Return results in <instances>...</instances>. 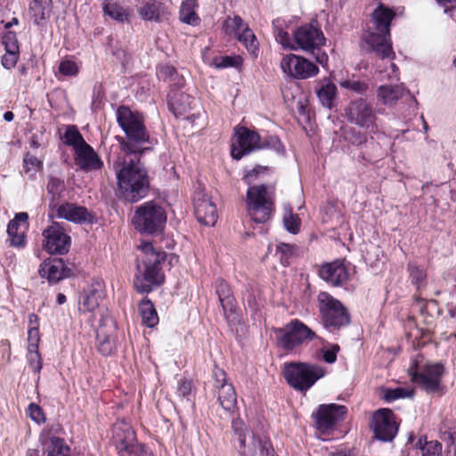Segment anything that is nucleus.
Wrapping results in <instances>:
<instances>
[{
	"instance_id": "1",
	"label": "nucleus",
	"mask_w": 456,
	"mask_h": 456,
	"mask_svg": "<svg viewBox=\"0 0 456 456\" xmlns=\"http://www.w3.org/2000/svg\"><path fill=\"white\" fill-rule=\"evenodd\" d=\"M138 249V262L134 274V285L137 291L149 293L164 282L162 263L166 253L156 249L151 242L142 241Z\"/></svg>"
},
{
	"instance_id": "2",
	"label": "nucleus",
	"mask_w": 456,
	"mask_h": 456,
	"mask_svg": "<svg viewBox=\"0 0 456 456\" xmlns=\"http://www.w3.org/2000/svg\"><path fill=\"white\" fill-rule=\"evenodd\" d=\"M117 171L118 188L120 195L129 202H137L144 198L150 188L147 171L139 160L131 159Z\"/></svg>"
},
{
	"instance_id": "3",
	"label": "nucleus",
	"mask_w": 456,
	"mask_h": 456,
	"mask_svg": "<svg viewBox=\"0 0 456 456\" xmlns=\"http://www.w3.org/2000/svg\"><path fill=\"white\" fill-rule=\"evenodd\" d=\"M395 17L392 9L379 4L372 12L371 21L377 32L369 31L364 36V41L371 51L382 59L392 60L395 53L390 38V24Z\"/></svg>"
},
{
	"instance_id": "4",
	"label": "nucleus",
	"mask_w": 456,
	"mask_h": 456,
	"mask_svg": "<svg viewBox=\"0 0 456 456\" xmlns=\"http://www.w3.org/2000/svg\"><path fill=\"white\" fill-rule=\"evenodd\" d=\"M232 444L240 456H277L265 436H255L240 419L232 420Z\"/></svg>"
},
{
	"instance_id": "5",
	"label": "nucleus",
	"mask_w": 456,
	"mask_h": 456,
	"mask_svg": "<svg viewBox=\"0 0 456 456\" xmlns=\"http://www.w3.org/2000/svg\"><path fill=\"white\" fill-rule=\"evenodd\" d=\"M288 384L294 389L305 392L326 374L325 370L317 364L306 362H286L282 369Z\"/></svg>"
},
{
	"instance_id": "6",
	"label": "nucleus",
	"mask_w": 456,
	"mask_h": 456,
	"mask_svg": "<svg viewBox=\"0 0 456 456\" xmlns=\"http://www.w3.org/2000/svg\"><path fill=\"white\" fill-rule=\"evenodd\" d=\"M245 205L250 219L255 223L264 224L271 218L273 212V195L265 184L249 186Z\"/></svg>"
},
{
	"instance_id": "7",
	"label": "nucleus",
	"mask_w": 456,
	"mask_h": 456,
	"mask_svg": "<svg viewBox=\"0 0 456 456\" xmlns=\"http://www.w3.org/2000/svg\"><path fill=\"white\" fill-rule=\"evenodd\" d=\"M408 371L414 382L420 384L428 392H436L440 388L444 367L439 362H428L423 355L418 354Z\"/></svg>"
},
{
	"instance_id": "8",
	"label": "nucleus",
	"mask_w": 456,
	"mask_h": 456,
	"mask_svg": "<svg viewBox=\"0 0 456 456\" xmlns=\"http://www.w3.org/2000/svg\"><path fill=\"white\" fill-rule=\"evenodd\" d=\"M167 222L165 210L153 201L141 205L133 217L134 228L142 233L154 234L163 231Z\"/></svg>"
},
{
	"instance_id": "9",
	"label": "nucleus",
	"mask_w": 456,
	"mask_h": 456,
	"mask_svg": "<svg viewBox=\"0 0 456 456\" xmlns=\"http://www.w3.org/2000/svg\"><path fill=\"white\" fill-rule=\"evenodd\" d=\"M111 442L119 456H150L142 445L137 444L134 431L126 420H118L113 425Z\"/></svg>"
},
{
	"instance_id": "10",
	"label": "nucleus",
	"mask_w": 456,
	"mask_h": 456,
	"mask_svg": "<svg viewBox=\"0 0 456 456\" xmlns=\"http://www.w3.org/2000/svg\"><path fill=\"white\" fill-rule=\"evenodd\" d=\"M117 120L130 141L134 143L149 142L150 135L139 114L133 113L127 107L121 106L117 111Z\"/></svg>"
},
{
	"instance_id": "11",
	"label": "nucleus",
	"mask_w": 456,
	"mask_h": 456,
	"mask_svg": "<svg viewBox=\"0 0 456 456\" xmlns=\"http://www.w3.org/2000/svg\"><path fill=\"white\" fill-rule=\"evenodd\" d=\"M320 312L326 327H340L349 322V315L341 303L327 292L318 295Z\"/></svg>"
},
{
	"instance_id": "12",
	"label": "nucleus",
	"mask_w": 456,
	"mask_h": 456,
	"mask_svg": "<svg viewBox=\"0 0 456 456\" xmlns=\"http://www.w3.org/2000/svg\"><path fill=\"white\" fill-rule=\"evenodd\" d=\"M280 68L285 77L294 79H307L319 73V68L314 62L294 53L283 55Z\"/></svg>"
},
{
	"instance_id": "13",
	"label": "nucleus",
	"mask_w": 456,
	"mask_h": 456,
	"mask_svg": "<svg viewBox=\"0 0 456 456\" xmlns=\"http://www.w3.org/2000/svg\"><path fill=\"white\" fill-rule=\"evenodd\" d=\"M347 413L344 405L337 403L321 404L313 413L316 428L322 434L333 430L337 424L343 421Z\"/></svg>"
},
{
	"instance_id": "14",
	"label": "nucleus",
	"mask_w": 456,
	"mask_h": 456,
	"mask_svg": "<svg viewBox=\"0 0 456 456\" xmlns=\"http://www.w3.org/2000/svg\"><path fill=\"white\" fill-rule=\"evenodd\" d=\"M264 147L257 133L246 127H236L231 154L233 159H240L244 155Z\"/></svg>"
},
{
	"instance_id": "15",
	"label": "nucleus",
	"mask_w": 456,
	"mask_h": 456,
	"mask_svg": "<svg viewBox=\"0 0 456 456\" xmlns=\"http://www.w3.org/2000/svg\"><path fill=\"white\" fill-rule=\"evenodd\" d=\"M279 336V343L285 349H293L307 339L314 338L315 334L306 325L298 320L291 321Z\"/></svg>"
},
{
	"instance_id": "16",
	"label": "nucleus",
	"mask_w": 456,
	"mask_h": 456,
	"mask_svg": "<svg viewBox=\"0 0 456 456\" xmlns=\"http://www.w3.org/2000/svg\"><path fill=\"white\" fill-rule=\"evenodd\" d=\"M223 28L226 34L233 35L240 42L243 43L250 54L255 56L257 54L258 44L256 36L239 16L227 18Z\"/></svg>"
},
{
	"instance_id": "17",
	"label": "nucleus",
	"mask_w": 456,
	"mask_h": 456,
	"mask_svg": "<svg viewBox=\"0 0 456 456\" xmlns=\"http://www.w3.org/2000/svg\"><path fill=\"white\" fill-rule=\"evenodd\" d=\"M43 248L49 254L62 255L69 251L70 247V237L64 232L63 228L53 222L43 232Z\"/></svg>"
},
{
	"instance_id": "18",
	"label": "nucleus",
	"mask_w": 456,
	"mask_h": 456,
	"mask_svg": "<svg viewBox=\"0 0 456 456\" xmlns=\"http://www.w3.org/2000/svg\"><path fill=\"white\" fill-rule=\"evenodd\" d=\"M346 114L353 124L371 131L377 128L375 126L377 118L373 108L365 100L359 99L351 102L346 110Z\"/></svg>"
},
{
	"instance_id": "19",
	"label": "nucleus",
	"mask_w": 456,
	"mask_h": 456,
	"mask_svg": "<svg viewBox=\"0 0 456 456\" xmlns=\"http://www.w3.org/2000/svg\"><path fill=\"white\" fill-rule=\"evenodd\" d=\"M102 319L96 330L97 348L103 355H110L117 346V325L109 316L101 314Z\"/></svg>"
},
{
	"instance_id": "20",
	"label": "nucleus",
	"mask_w": 456,
	"mask_h": 456,
	"mask_svg": "<svg viewBox=\"0 0 456 456\" xmlns=\"http://www.w3.org/2000/svg\"><path fill=\"white\" fill-rule=\"evenodd\" d=\"M371 428L375 436L384 442L392 441L398 429L394 413L389 409H380L373 414Z\"/></svg>"
},
{
	"instance_id": "21",
	"label": "nucleus",
	"mask_w": 456,
	"mask_h": 456,
	"mask_svg": "<svg viewBox=\"0 0 456 456\" xmlns=\"http://www.w3.org/2000/svg\"><path fill=\"white\" fill-rule=\"evenodd\" d=\"M295 39V51L302 50L312 52L324 44L325 38L321 29L313 25H304L297 28L293 33Z\"/></svg>"
},
{
	"instance_id": "22",
	"label": "nucleus",
	"mask_w": 456,
	"mask_h": 456,
	"mask_svg": "<svg viewBox=\"0 0 456 456\" xmlns=\"http://www.w3.org/2000/svg\"><path fill=\"white\" fill-rule=\"evenodd\" d=\"M194 210L197 220L208 226H213L217 221V210L216 205L202 192H198L194 197Z\"/></svg>"
},
{
	"instance_id": "23",
	"label": "nucleus",
	"mask_w": 456,
	"mask_h": 456,
	"mask_svg": "<svg viewBox=\"0 0 456 456\" xmlns=\"http://www.w3.org/2000/svg\"><path fill=\"white\" fill-rule=\"evenodd\" d=\"M28 214L20 212L15 215L7 226V234L9 237L10 245L22 248L26 246V231L28 227Z\"/></svg>"
},
{
	"instance_id": "24",
	"label": "nucleus",
	"mask_w": 456,
	"mask_h": 456,
	"mask_svg": "<svg viewBox=\"0 0 456 456\" xmlns=\"http://www.w3.org/2000/svg\"><path fill=\"white\" fill-rule=\"evenodd\" d=\"M57 218L65 219L72 223L91 222L92 216L88 210L81 206L65 202L53 207Z\"/></svg>"
},
{
	"instance_id": "25",
	"label": "nucleus",
	"mask_w": 456,
	"mask_h": 456,
	"mask_svg": "<svg viewBox=\"0 0 456 456\" xmlns=\"http://www.w3.org/2000/svg\"><path fill=\"white\" fill-rule=\"evenodd\" d=\"M75 164L83 170L100 169L102 161L95 151L88 144L84 143L74 151Z\"/></svg>"
},
{
	"instance_id": "26",
	"label": "nucleus",
	"mask_w": 456,
	"mask_h": 456,
	"mask_svg": "<svg viewBox=\"0 0 456 456\" xmlns=\"http://www.w3.org/2000/svg\"><path fill=\"white\" fill-rule=\"evenodd\" d=\"M39 274L50 283H56L69 274L64 262L60 258L45 260L39 267Z\"/></svg>"
},
{
	"instance_id": "27",
	"label": "nucleus",
	"mask_w": 456,
	"mask_h": 456,
	"mask_svg": "<svg viewBox=\"0 0 456 456\" xmlns=\"http://www.w3.org/2000/svg\"><path fill=\"white\" fill-rule=\"evenodd\" d=\"M319 274L322 279L333 286H338L348 279V271L344 263L340 261L323 265Z\"/></svg>"
},
{
	"instance_id": "28",
	"label": "nucleus",
	"mask_w": 456,
	"mask_h": 456,
	"mask_svg": "<svg viewBox=\"0 0 456 456\" xmlns=\"http://www.w3.org/2000/svg\"><path fill=\"white\" fill-rule=\"evenodd\" d=\"M45 456H70V449L63 438L53 436L50 430L41 436Z\"/></svg>"
},
{
	"instance_id": "29",
	"label": "nucleus",
	"mask_w": 456,
	"mask_h": 456,
	"mask_svg": "<svg viewBox=\"0 0 456 456\" xmlns=\"http://www.w3.org/2000/svg\"><path fill=\"white\" fill-rule=\"evenodd\" d=\"M169 104L175 116H183L192 110L198 100L183 92H175L169 95Z\"/></svg>"
},
{
	"instance_id": "30",
	"label": "nucleus",
	"mask_w": 456,
	"mask_h": 456,
	"mask_svg": "<svg viewBox=\"0 0 456 456\" xmlns=\"http://www.w3.org/2000/svg\"><path fill=\"white\" fill-rule=\"evenodd\" d=\"M316 94L322 105L330 110L337 95V86L330 78H322L318 82Z\"/></svg>"
},
{
	"instance_id": "31",
	"label": "nucleus",
	"mask_w": 456,
	"mask_h": 456,
	"mask_svg": "<svg viewBox=\"0 0 456 456\" xmlns=\"http://www.w3.org/2000/svg\"><path fill=\"white\" fill-rule=\"evenodd\" d=\"M218 402L221 407L227 411H232L237 404V395L231 383H222L218 388Z\"/></svg>"
},
{
	"instance_id": "32",
	"label": "nucleus",
	"mask_w": 456,
	"mask_h": 456,
	"mask_svg": "<svg viewBox=\"0 0 456 456\" xmlns=\"http://www.w3.org/2000/svg\"><path fill=\"white\" fill-rule=\"evenodd\" d=\"M208 49L202 53V58L205 63H207L210 67H214L216 69H225L230 67L238 68L241 65L242 60L240 56H223L217 55L214 58H209L207 55Z\"/></svg>"
},
{
	"instance_id": "33",
	"label": "nucleus",
	"mask_w": 456,
	"mask_h": 456,
	"mask_svg": "<svg viewBox=\"0 0 456 456\" xmlns=\"http://www.w3.org/2000/svg\"><path fill=\"white\" fill-rule=\"evenodd\" d=\"M403 95L401 86H380L377 90L378 100L385 105H393Z\"/></svg>"
},
{
	"instance_id": "34",
	"label": "nucleus",
	"mask_w": 456,
	"mask_h": 456,
	"mask_svg": "<svg viewBox=\"0 0 456 456\" xmlns=\"http://www.w3.org/2000/svg\"><path fill=\"white\" fill-rule=\"evenodd\" d=\"M139 311L143 324L149 328H153L159 323V316L152 302L145 298L139 305Z\"/></svg>"
},
{
	"instance_id": "35",
	"label": "nucleus",
	"mask_w": 456,
	"mask_h": 456,
	"mask_svg": "<svg viewBox=\"0 0 456 456\" xmlns=\"http://www.w3.org/2000/svg\"><path fill=\"white\" fill-rule=\"evenodd\" d=\"M284 20L276 19L273 21V33L276 41L285 49L295 51V39L290 38L288 31L283 29Z\"/></svg>"
},
{
	"instance_id": "36",
	"label": "nucleus",
	"mask_w": 456,
	"mask_h": 456,
	"mask_svg": "<svg viewBox=\"0 0 456 456\" xmlns=\"http://www.w3.org/2000/svg\"><path fill=\"white\" fill-rule=\"evenodd\" d=\"M422 456H442L443 445L436 440H428L426 436H420L415 444Z\"/></svg>"
},
{
	"instance_id": "37",
	"label": "nucleus",
	"mask_w": 456,
	"mask_h": 456,
	"mask_svg": "<svg viewBox=\"0 0 456 456\" xmlns=\"http://www.w3.org/2000/svg\"><path fill=\"white\" fill-rule=\"evenodd\" d=\"M196 7V0H184L180 10L181 21L192 26L199 24L200 19L195 12Z\"/></svg>"
},
{
	"instance_id": "38",
	"label": "nucleus",
	"mask_w": 456,
	"mask_h": 456,
	"mask_svg": "<svg viewBox=\"0 0 456 456\" xmlns=\"http://www.w3.org/2000/svg\"><path fill=\"white\" fill-rule=\"evenodd\" d=\"M103 12L106 15L118 22L128 20L132 13L130 9L124 8L116 3L104 4Z\"/></svg>"
},
{
	"instance_id": "39",
	"label": "nucleus",
	"mask_w": 456,
	"mask_h": 456,
	"mask_svg": "<svg viewBox=\"0 0 456 456\" xmlns=\"http://www.w3.org/2000/svg\"><path fill=\"white\" fill-rule=\"evenodd\" d=\"M30 11L34 22L39 25L49 17L50 6L47 0H33L30 4Z\"/></svg>"
},
{
	"instance_id": "40",
	"label": "nucleus",
	"mask_w": 456,
	"mask_h": 456,
	"mask_svg": "<svg viewBox=\"0 0 456 456\" xmlns=\"http://www.w3.org/2000/svg\"><path fill=\"white\" fill-rule=\"evenodd\" d=\"M101 295L95 290L85 292L79 301V310L94 313L99 306Z\"/></svg>"
},
{
	"instance_id": "41",
	"label": "nucleus",
	"mask_w": 456,
	"mask_h": 456,
	"mask_svg": "<svg viewBox=\"0 0 456 456\" xmlns=\"http://www.w3.org/2000/svg\"><path fill=\"white\" fill-rule=\"evenodd\" d=\"M160 2H144L138 9L139 15L145 20H158L161 12Z\"/></svg>"
},
{
	"instance_id": "42",
	"label": "nucleus",
	"mask_w": 456,
	"mask_h": 456,
	"mask_svg": "<svg viewBox=\"0 0 456 456\" xmlns=\"http://www.w3.org/2000/svg\"><path fill=\"white\" fill-rule=\"evenodd\" d=\"M43 161L31 153H27L23 159L22 172L29 178L34 179L37 172L41 171Z\"/></svg>"
},
{
	"instance_id": "43",
	"label": "nucleus",
	"mask_w": 456,
	"mask_h": 456,
	"mask_svg": "<svg viewBox=\"0 0 456 456\" xmlns=\"http://www.w3.org/2000/svg\"><path fill=\"white\" fill-rule=\"evenodd\" d=\"M413 391L404 387H384L381 389L380 396L387 403L394 402L397 399L411 397Z\"/></svg>"
},
{
	"instance_id": "44",
	"label": "nucleus",
	"mask_w": 456,
	"mask_h": 456,
	"mask_svg": "<svg viewBox=\"0 0 456 456\" xmlns=\"http://www.w3.org/2000/svg\"><path fill=\"white\" fill-rule=\"evenodd\" d=\"M276 255L283 265H288L289 261L298 254V248L295 244L279 243L276 245Z\"/></svg>"
},
{
	"instance_id": "45",
	"label": "nucleus",
	"mask_w": 456,
	"mask_h": 456,
	"mask_svg": "<svg viewBox=\"0 0 456 456\" xmlns=\"http://www.w3.org/2000/svg\"><path fill=\"white\" fill-rule=\"evenodd\" d=\"M63 142L67 145L72 146L73 150L75 151L86 142L84 140L77 128L74 126H68L65 131L63 135Z\"/></svg>"
},
{
	"instance_id": "46",
	"label": "nucleus",
	"mask_w": 456,
	"mask_h": 456,
	"mask_svg": "<svg viewBox=\"0 0 456 456\" xmlns=\"http://www.w3.org/2000/svg\"><path fill=\"white\" fill-rule=\"evenodd\" d=\"M283 224L285 229L292 233L297 234L300 230L301 220L297 215L293 214L290 208H284Z\"/></svg>"
},
{
	"instance_id": "47",
	"label": "nucleus",
	"mask_w": 456,
	"mask_h": 456,
	"mask_svg": "<svg viewBox=\"0 0 456 456\" xmlns=\"http://www.w3.org/2000/svg\"><path fill=\"white\" fill-rule=\"evenodd\" d=\"M27 361L28 363L29 368L32 370L35 373H39L43 363H42V357L39 353L38 349L36 350H27Z\"/></svg>"
},
{
	"instance_id": "48",
	"label": "nucleus",
	"mask_w": 456,
	"mask_h": 456,
	"mask_svg": "<svg viewBox=\"0 0 456 456\" xmlns=\"http://www.w3.org/2000/svg\"><path fill=\"white\" fill-rule=\"evenodd\" d=\"M408 269L410 272L411 281L418 288H420L423 285L426 279L425 272L413 264H410Z\"/></svg>"
},
{
	"instance_id": "49",
	"label": "nucleus",
	"mask_w": 456,
	"mask_h": 456,
	"mask_svg": "<svg viewBox=\"0 0 456 456\" xmlns=\"http://www.w3.org/2000/svg\"><path fill=\"white\" fill-rule=\"evenodd\" d=\"M77 64L71 60H63L60 62L59 71L63 76H76L78 73Z\"/></svg>"
},
{
	"instance_id": "50",
	"label": "nucleus",
	"mask_w": 456,
	"mask_h": 456,
	"mask_svg": "<svg viewBox=\"0 0 456 456\" xmlns=\"http://www.w3.org/2000/svg\"><path fill=\"white\" fill-rule=\"evenodd\" d=\"M27 413L28 417L37 424H41L45 421V417L43 412V410L36 403H30L28 406Z\"/></svg>"
},
{
	"instance_id": "51",
	"label": "nucleus",
	"mask_w": 456,
	"mask_h": 456,
	"mask_svg": "<svg viewBox=\"0 0 456 456\" xmlns=\"http://www.w3.org/2000/svg\"><path fill=\"white\" fill-rule=\"evenodd\" d=\"M5 54L2 57V65L11 69L15 67L19 59V51H5Z\"/></svg>"
},
{
	"instance_id": "52",
	"label": "nucleus",
	"mask_w": 456,
	"mask_h": 456,
	"mask_svg": "<svg viewBox=\"0 0 456 456\" xmlns=\"http://www.w3.org/2000/svg\"><path fill=\"white\" fill-rule=\"evenodd\" d=\"M3 44L4 45L5 51H19V45L16 35L12 31H8L4 35Z\"/></svg>"
},
{
	"instance_id": "53",
	"label": "nucleus",
	"mask_w": 456,
	"mask_h": 456,
	"mask_svg": "<svg viewBox=\"0 0 456 456\" xmlns=\"http://www.w3.org/2000/svg\"><path fill=\"white\" fill-rule=\"evenodd\" d=\"M339 85L342 88L349 89L359 94L363 93L367 88L364 84L357 80L345 79L340 81Z\"/></svg>"
},
{
	"instance_id": "54",
	"label": "nucleus",
	"mask_w": 456,
	"mask_h": 456,
	"mask_svg": "<svg viewBox=\"0 0 456 456\" xmlns=\"http://www.w3.org/2000/svg\"><path fill=\"white\" fill-rule=\"evenodd\" d=\"M444 12L449 14L452 19H456V0H436Z\"/></svg>"
},
{
	"instance_id": "55",
	"label": "nucleus",
	"mask_w": 456,
	"mask_h": 456,
	"mask_svg": "<svg viewBox=\"0 0 456 456\" xmlns=\"http://www.w3.org/2000/svg\"><path fill=\"white\" fill-rule=\"evenodd\" d=\"M338 350V345H331L329 348H322V353L323 360L328 363L335 362Z\"/></svg>"
},
{
	"instance_id": "56",
	"label": "nucleus",
	"mask_w": 456,
	"mask_h": 456,
	"mask_svg": "<svg viewBox=\"0 0 456 456\" xmlns=\"http://www.w3.org/2000/svg\"><path fill=\"white\" fill-rule=\"evenodd\" d=\"M40 342V333L39 330H28V346L27 350H36L38 349Z\"/></svg>"
},
{
	"instance_id": "57",
	"label": "nucleus",
	"mask_w": 456,
	"mask_h": 456,
	"mask_svg": "<svg viewBox=\"0 0 456 456\" xmlns=\"http://www.w3.org/2000/svg\"><path fill=\"white\" fill-rule=\"evenodd\" d=\"M63 188V182L58 178L51 177L47 183V190L50 193H59Z\"/></svg>"
},
{
	"instance_id": "58",
	"label": "nucleus",
	"mask_w": 456,
	"mask_h": 456,
	"mask_svg": "<svg viewBox=\"0 0 456 456\" xmlns=\"http://www.w3.org/2000/svg\"><path fill=\"white\" fill-rule=\"evenodd\" d=\"M121 150L126 154H137L142 153V151L140 147L134 145L131 142H126L125 140H122L120 142Z\"/></svg>"
},
{
	"instance_id": "59",
	"label": "nucleus",
	"mask_w": 456,
	"mask_h": 456,
	"mask_svg": "<svg viewBox=\"0 0 456 456\" xmlns=\"http://www.w3.org/2000/svg\"><path fill=\"white\" fill-rule=\"evenodd\" d=\"M191 384L187 380H181L178 384L177 393L179 395L186 396L191 393Z\"/></svg>"
},
{
	"instance_id": "60",
	"label": "nucleus",
	"mask_w": 456,
	"mask_h": 456,
	"mask_svg": "<svg viewBox=\"0 0 456 456\" xmlns=\"http://www.w3.org/2000/svg\"><path fill=\"white\" fill-rule=\"evenodd\" d=\"M175 68L168 65L160 66L158 69V75L164 78L172 77L175 75Z\"/></svg>"
},
{
	"instance_id": "61",
	"label": "nucleus",
	"mask_w": 456,
	"mask_h": 456,
	"mask_svg": "<svg viewBox=\"0 0 456 456\" xmlns=\"http://www.w3.org/2000/svg\"><path fill=\"white\" fill-rule=\"evenodd\" d=\"M214 378H215V386L218 389L222 383H227L226 381V374L221 369H216L214 370Z\"/></svg>"
},
{
	"instance_id": "62",
	"label": "nucleus",
	"mask_w": 456,
	"mask_h": 456,
	"mask_svg": "<svg viewBox=\"0 0 456 456\" xmlns=\"http://www.w3.org/2000/svg\"><path fill=\"white\" fill-rule=\"evenodd\" d=\"M266 146L273 149L277 152L283 151V146H282L280 139L277 137H274V136L270 137Z\"/></svg>"
},
{
	"instance_id": "63",
	"label": "nucleus",
	"mask_w": 456,
	"mask_h": 456,
	"mask_svg": "<svg viewBox=\"0 0 456 456\" xmlns=\"http://www.w3.org/2000/svg\"><path fill=\"white\" fill-rule=\"evenodd\" d=\"M39 330V321L37 315L30 314L28 315V330Z\"/></svg>"
},
{
	"instance_id": "64",
	"label": "nucleus",
	"mask_w": 456,
	"mask_h": 456,
	"mask_svg": "<svg viewBox=\"0 0 456 456\" xmlns=\"http://www.w3.org/2000/svg\"><path fill=\"white\" fill-rule=\"evenodd\" d=\"M328 456H353V453L351 451L339 450L330 452Z\"/></svg>"
}]
</instances>
